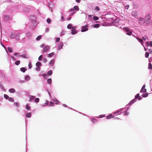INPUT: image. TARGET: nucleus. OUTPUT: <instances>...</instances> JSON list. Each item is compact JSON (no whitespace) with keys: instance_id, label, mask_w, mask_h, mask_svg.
<instances>
[{"instance_id":"obj_32","label":"nucleus","mask_w":152,"mask_h":152,"mask_svg":"<svg viewBox=\"0 0 152 152\" xmlns=\"http://www.w3.org/2000/svg\"><path fill=\"white\" fill-rule=\"evenodd\" d=\"M46 102L45 103L43 104H42V106H45L46 105H48V102L47 101H46Z\"/></svg>"},{"instance_id":"obj_39","label":"nucleus","mask_w":152,"mask_h":152,"mask_svg":"<svg viewBox=\"0 0 152 152\" xmlns=\"http://www.w3.org/2000/svg\"><path fill=\"white\" fill-rule=\"evenodd\" d=\"M95 10L97 11H98L100 10V8L96 6L95 7Z\"/></svg>"},{"instance_id":"obj_12","label":"nucleus","mask_w":152,"mask_h":152,"mask_svg":"<svg viewBox=\"0 0 152 152\" xmlns=\"http://www.w3.org/2000/svg\"><path fill=\"white\" fill-rule=\"evenodd\" d=\"M25 107L27 110H30L31 109V107L29 106V104L28 103L26 104Z\"/></svg>"},{"instance_id":"obj_41","label":"nucleus","mask_w":152,"mask_h":152,"mask_svg":"<svg viewBox=\"0 0 152 152\" xmlns=\"http://www.w3.org/2000/svg\"><path fill=\"white\" fill-rule=\"evenodd\" d=\"M97 121L94 118L92 119V121L93 123H95Z\"/></svg>"},{"instance_id":"obj_52","label":"nucleus","mask_w":152,"mask_h":152,"mask_svg":"<svg viewBox=\"0 0 152 152\" xmlns=\"http://www.w3.org/2000/svg\"><path fill=\"white\" fill-rule=\"evenodd\" d=\"M60 40V39L58 37L56 39V41L57 42H59Z\"/></svg>"},{"instance_id":"obj_9","label":"nucleus","mask_w":152,"mask_h":152,"mask_svg":"<svg viewBox=\"0 0 152 152\" xmlns=\"http://www.w3.org/2000/svg\"><path fill=\"white\" fill-rule=\"evenodd\" d=\"M134 37L135 38H136L137 39V40L141 43V44L144 47L145 50L146 51V48L144 47V46L143 45V42L142 40L141 39H139V38L136 37V36H134Z\"/></svg>"},{"instance_id":"obj_40","label":"nucleus","mask_w":152,"mask_h":152,"mask_svg":"<svg viewBox=\"0 0 152 152\" xmlns=\"http://www.w3.org/2000/svg\"><path fill=\"white\" fill-rule=\"evenodd\" d=\"M49 105H50V106H54V104L52 102H50Z\"/></svg>"},{"instance_id":"obj_27","label":"nucleus","mask_w":152,"mask_h":152,"mask_svg":"<svg viewBox=\"0 0 152 152\" xmlns=\"http://www.w3.org/2000/svg\"><path fill=\"white\" fill-rule=\"evenodd\" d=\"M52 74V71L51 70H50L49 71H48L47 72V74L48 75H51Z\"/></svg>"},{"instance_id":"obj_31","label":"nucleus","mask_w":152,"mask_h":152,"mask_svg":"<svg viewBox=\"0 0 152 152\" xmlns=\"http://www.w3.org/2000/svg\"><path fill=\"white\" fill-rule=\"evenodd\" d=\"M43 56L42 55H40L38 58V60L39 61L42 60Z\"/></svg>"},{"instance_id":"obj_28","label":"nucleus","mask_w":152,"mask_h":152,"mask_svg":"<svg viewBox=\"0 0 152 152\" xmlns=\"http://www.w3.org/2000/svg\"><path fill=\"white\" fill-rule=\"evenodd\" d=\"M7 50L10 52H12V49L11 48L8 47L7 48Z\"/></svg>"},{"instance_id":"obj_33","label":"nucleus","mask_w":152,"mask_h":152,"mask_svg":"<svg viewBox=\"0 0 152 152\" xmlns=\"http://www.w3.org/2000/svg\"><path fill=\"white\" fill-rule=\"evenodd\" d=\"M93 18L94 20H97L99 19V18L96 16H94Z\"/></svg>"},{"instance_id":"obj_3","label":"nucleus","mask_w":152,"mask_h":152,"mask_svg":"<svg viewBox=\"0 0 152 152\" xmlns=\"http://www.w3.org/2000/svg\"><path fill=\"white\" fill-rule=\"evenodd\" d=\"M136 23L140 25H143L145 23L144 19L143 18L140 17L136 21Z\"/></svg>"},{"instance_id":"obj_14","label":"nucleus","mask_w":152,"mask_h":152,"mask_svg":"<svg viewBox=\"0 0 152 152\" xmlns=\"http://www.w3.org/2000/svg\"><path fill=\"white\" fill-rule=\"evenodd\" d=\"M54 55V53L53 52H52L48 55V58H51Z\"/></svg>"},{"instance_id":"obj_37","label":"nucleus","mask_w":152,"mask_h":152,"mask_svg":"<svg viewBox=\"0 0 152 152\" xmlns=\"http://www.w3.org/2000/svg\"><path fill=\"white\" fill-rule=\"evenodd\" d=\"M47 22L49 24L51 22V20L49 18H48L47 20Z\"/></svg>"},{"instance_id":"obj_49","label":"nucleus","mask_w":152,"mask_h":152,"mask_svg":"<svg viewBox=\"0 0 152 152\" xmlns=\"http://www.w3.org/2000/svg\"><path fill=\"white\" fill-rule=\"evenodd\" d=\"M14 104L16 106H17V107L19 106V104L18 103L15 102L14 103Z\"/></svg>"},{"instance_id":"obj_44","label":"nucleus","mask_w":152,"mask_h":152,"mask_svg":"<svg viewBox=\"0 0 152 152\" xmlns=\"http://www.w3.org/2000/svg\"><path fill=\"white\" fill-rule=\"evenodd\" d=\"M4 97L6 99H7L9 97V96L7 94H4Z\"/></svg>"},{"instance_id":"obj_4","label":"nucleus","mask_w":152,"mask_h":152,"mask_svg":"<svg viewBox=\"0 0 152 152\" xmlns=\"http://www.w3.org/2000/svg\"><path fill=\"white\" fill-rule=\"evenodd\" d=\"M124 30L126 32V34L127 35L129 36H131L132 35V31H130L129 28L127 27L124 28Z\"/></svg>"},{"instance_id":"obj_62","label":"nucleus","mask_w":152,"mask_h":152,"mask_svg":"<svg viewBox=\"0 0 152 152\" xmlns=\"http://www.w3.org/2000/svg\"><path fill=\"white\" fill-rule=\"evenodd\" d=\"M42 76L44 77H45L46 76V75L45 74H43L42 75Z\"/></svg>"},{"instance_id":"obj_50","label":"nucleus","mask_w":152,"mask_h":152,"mask_svg":"<svg viewBox=\"0 0 152 152\" xmlns=\"http://www.w3.org/2000/svg\"><path fill=\"white\" fill-rule=\"evenodd\" d=\"M64 18L63 16H61V21H64Z\"/></svg>"},{"instance_id":"obj_64","label":"nucleus","mask_w":152,"mask_h":152,"mask_svg":"<svg viewBox=\"0 0 152 152\" xmlns=\"http://www.w3.org/2000/svg\"><path fill=\"white\" fill-rule=\"evenodd\" d=\"M125 7L126 9H128L129 7V5L126 6Z\"/></svg>"},{"instance_id":"obj_60","label":"nucleus","mask_w":152,"mask_h":152,"mask_svg":"<svg viewBox=\"0 0 152 152\" xmlns=\"http://www.w3.org/2000/svg\"><path fill=\"white\" fill-rule=\"evenodd\" d=\"M19 53H15L14 54V55H15V56H16V55H19Z\"/></svg>"},{"instance_id":"obj_7","label":"nucleus","mask_w":152,"mask_h":152,"mask_svg":"<svg viewBox=\"0 0 152 152\" xmlns=\"http://www.w3.org/2000/svg\"><path fill=\"white\" fill-rule=\"evenodd\" d=\"M36 65L37 66L36 70L37 71H39L40 68V66L42 65L41 63L40 62L38 61L36 63Z\"/></svg>"},{"instance_id":"obj_30","label":"nucleus","mask_w":152,"mask_h":152,"mask_svg":"<svg viewBox=\"0 0 152 152\" xmlns=\"http://www.w3.org/2000/svg\"><path fill=\"white\" fill-rule=\"evenodd\" d=\"M75 10L74 8H71L70 9H69V12H75Z\"/></svg>"},{"instance_id":"obj_56","label":"nucleus","mask_w":152,"mask_h":152,"mask_svg":"<svg viewBox=\"0 0 152 152\" xmlns=\"http://www.w3.org/2000/svg\"><path fill=\"white\" fill-rule=\"evenodd\" d=\"M11 58H12V59L14 61H15L16 60V59L13 56H12L11 57Z\"/></svg>"},{"instance_id":"obj_42","label":"nucleus","mask_w":152,"mask_h":152,"mask_svg":"<svg viewBox=\"0 0 152 152\" xmlns=\"http://www.w3.org/2000/svg\"><path fill=\"white\" fill-rule=\"evenodd\" d=\"M9 100L11 102H13L14 101V100L12 98L10 97L9 98Z\"/></svg>"},{"instance_id":"obj_29","label":"nucleus","mask_w":152,"mask_h":152,"mask_svg":"<svg viewBox=\"0 0 152 152\" xmlns=\"http://www.w3.org/2000/svg\"><path fill=\"white\" fill-rule=\"evenodd\" d=\"M20 63V61H16L15 62V64L16 65H19Z\"/></svg>"},{"instance_id":"obj_54","label":"nucleus","mask_w":152,"mask_h":152,"mask_svg":"<svg viewBox=\"0 0 152 152\" xmlns=\"http://www.w3.org/2000/svg\"><path fill=\"white\" fill-rule=\"evenodd\" d=\"M49 31V29L48 28H47L46 30H45V32H48Z\"/></svg>"},{"instance_id":"obj_58","label":"nucleus","mask_w":152,"mask_h":152,"mask_svg":"<svg viewBox=\"0 0 152 152\" xmlns=\"http://www.w3.org/2000/svg\"><path fill=\"white\" fill-rule=\"evenodd\" d=\"M146 44L148 45L149 46L150 44V42H148L147 41L146 42Z\"/></svg>"},{"instance_id":"obj_15","label":"nucleus","mask_w":152,"mask_h":152,"mask_svg":"<svg viewBox=\"0 0 152 152\" xmlns=\"http://www.w3.org/2000/svg\"><path fill=\"white\" fill-rule=\"evenodd\" d=\"M9 91L11 93H14L15 91V90L13 88H12L9 90Z\"/></svg>"},{"instance_id":"obj_48","label":"nucleus","mask_w":152,"mask_h":152,"mask_svg":"<svg viewBox=\"0 0 152 152\" xmlns=\"http://www.w3.org/2000/svg\"><path fill=\"white\" fill-rule=\"evenodd\" d=\"M65 34V32L64 31H62L61 33V35L62 36Z\"/></svg>"},{"instance_id":"obj_38","label":"nucleus","mask_w":152,"mask_h":152,"mask_svg":"<svg viewBox=\"0 0 152 152\" xmlns=\"http://www.w3.org/2000/svg\"><path fill=\"white\" fill-rule=\"evenodd\" d=\"M35 96H29V98L30 100L33 99L35 98Z\"/></svg>"},{"instance_id":"obj_22","label":"nucleus","mask_w":152,"mask_h":152,"mask_svg":"<svg viewBox=\"0 0 152 152\" xmlns=\"http://www.w3.org/2000/svg\"><path fill=\"white\" fill-rule=\"evenodd\" d=\"M63 46V44H61L58 46V50H60L61 48H62V47Z\"/></svg>"},{"instance_id":"obj_10","label":"nucleus","mask_w":152,"mask_h":152,"mask_svg":"<svg viewBox=\"0 0 152 152\" xmlns=\"http://www.w3.org/2000/svg\"><path fill=\"white\" fill-rule=\"evenodd\" d=\"M55 61L54 60H52L49 62V64L51 66H53L54 64Z\"/></svg>"},{"instance_id":"obj_63","label":"nucleus","mask_w":152,"mask_h":152,"mask_svg":"<svg viewBox=\"0 0 152 152\" xmlns=\"http://www.w3.org/2000/svg\"><path fill=\"white\" fill-rule=\"evenodd\" d=\"M150 45L152 47V41H150Z\"/></svg>"},{"instance_id":"obj_25","label":"nucleus","mask_w":152,"mask_h":152,"mask_svg":"<svg viewBox=\"0 0 152 152\" xmlns=\"http://www.w3.org/2000/svg\"><path fill=\"white\" fill-rule=\"evenodd\" d=\"M20 69V71L23 72H24L26 70V69L24 68L23 67L21 68Z\"/></svg>"},{"instance_id":"obj_2","label":"nucleus","mask_w":152,"mask_h":152,"mask_svg":"<svg viewBox=\"0 0 152 152\" xmlns=\"http://www.w3.org/2000/svg\"><path fill=\"white\" fill-rule=\"evenodd\" d=\"M151 16L149 14H148L146 15L144 19L145 24V26H148L149 24L151 22Z\"/></svg>"},{"instance_id":"obj_53","label":"nucleus","mask_w":152,"mask_h":152,"mask_svg":"<svg viewBox=\"0 0 152 152\" xmlns=\"http://www.w3.org/2000/svg\"><path fill=\"white\" fill-rule=\"evenodd\" d=\"M45 46V44H41L40 46V47L41 48H43V47H44Z\"/></svg>"},{"instance_id":"obj_18","label":"nucleus","mask_w":152,"mask_h":152,"mask_svg":"<svg viewBox=\"0 0 152 152\" xmlns=\"http://www.w3.org/2000/svg\"><path fill=\"white\" fill-rule=\"evenodd\" d=\"M30 80V77L28 75H27L25 77V80L26 81H28Z\"/></svg>"},{"instance_id":"obj_57","label":"nucleus","mask_w":152,"mask_h":152,"mask_svg":"<svg viewBox=\"0 0 152 152\" xmlns=\"http://www.w3.org/2000/svg\"><path fill=\"white\" fill-rule=\"evenodd\" d=\"M20 56L22 57L23 58H26V56L25 55H22Z\"/></svg>"},{"instance_id":"obj_34","label":"nucleus","mask_w":152,"mask_h":152,"mask_svg":"<svg viewBox=\"0 0 152 152\" xmlns=\"http://www.w3.org/2000/svg\"><path fill=\"white\" fill-rule=\"evenodd\" d=\"M41 36L39 35L36 38V40H40L41 38Z\"/></svg>"},{"instance_id":"obj_61","label":"nucleus","mask_w":152,"mask_h":152,"mask_svg":"<svg viewBox=\"0 0 152 152\" xmlns=\"http://www.w3.org/2000/svg\"><path fill=\"white\" fill-rule=\"evenodd\" d=\"M104 115H100L99 117H100V118H102V117H104Z\"/></svg>"},{"instance_id":"obj_47","label":"nucleus","mask_w":152,"mask_h":152,"mask_svg":"<svg viewBox=\"0 0 152 152\" xmlns=\"http://www.w3.org/2000/svg\"><path fill=\"white\" fill-rule=\"evenodd\" d=\"M28 67H29V69H31L32 68V65H31V64L30 63L29 64Z\"/></svg>"},{"instance_id":"obj_17","label":"nucleus","mask_w":152,"mask_h":152,"mask_svg":"<svg viewBox=\"0 0 152 152\" xmlns=\"http://www.w3.org/2000/svg\"><path fill=\"white\" fill-rule=\"evenodd\" d=\"M31 113L30 112L28 113L26 115V116L27 118H30L31 117Z\"/></svg>"},{"instance_id":"obj_59","label":"nucleus","mask_w":152,"mask_h":152,"mask_svg":"<svg viewBox=\"0 0 152 152\" xmlns=\"http://www.w3.org/2000/svg\"><path fill=\"white\" fill-rule=\"evenodd\" d=\"M75 12H76V11H75V12H72V13H71L70 15H73Z\"/></svg>"},{"instance_id":"obj_21","label":"nucleus","mask_w":152,"mask_h":152,"mask_svg":"<svg viewBox=\"0 0 152 152\" xmlns=\"http://www.w3.org/2000/svg\"><path fill=\"white\" fill-rule=\"evenodd\" d=\"M72 24H69L68 25V26H67V28L69 29H72Z\"/></svg>"},{"instance_id":"obj_8","label":"nucleus","mask_w":152,"mask_h":152,"mask_svg":"<svg viewBox=\"0 0 152 152\" xmlns=\"http://www.w3.org/2000/svg\"><path fill=\"white\" fill-rule=\"evenodd\" d=\"M76 27V26H73L72 28V32L71 33L72 34H75L77 33V31L75 30Z\"/></svg>"},{"instance_id":"obj_35","label":"nucleus","mask_w":152,"mask_h":152,"mask_svg":"<svg viewBox=\"0 0 152 152\" xmlns=\"http://www.w3.org/2000/svg\"><path fill=\"white\" fill-rule=\"evenodd\" d=\"M39 98H37L35 99L34 101L35 102L38 103L39 101Z\"/></svg>"},{"instance_id":"obj_55","label":"nucleus","mask_w":152,"mask_h":152,"mask_svg":"<svg viewBox=\"0 0 152 152\" xmlns=\"http://www.w3.org/2000/svg\"><path fill=\"white\" fill-rule=\"evenodd\" d=\"M137 7H138V6L137 5H134V8H137Z\"/></svg>"},{"instance_id":"obj_1","label":"nucleus","mask_w":152,"mask_h":152,"mask_svg":"<svg viewBox=\"0 0 152 152\" xmlns=\"http://www.w3.org/2000/svg\"><path fill=\"white\" fill-rule=\"evenodd\" d=\"M148 94L147 93L145 94H142V97L140 96L139 94H137L135 96L134 98V103L135 102L138 101L142 99V97H146L148 96Z\"/></svg>"},{"instance_id":"obj_16","label":"nucleus","mask_w":152,"mask_h":152,"mask_svg":"<svg viewBox=\"0 0 152 152\" xmlns=\"http://www.w3.org/2000/svg\"><path fill=\"white\" fill-rule=\"evenodd\" d=\"M147 90L146 88H142L140 92L141 93H145L146 92Z\"/></svg>"},{"instance_id":"obj_13","label":"nucleus","mask_w":152,"mask_h":152,"mask_svg":"<svg viewBox=\"0 0 152 152\" xmlns=\"http://www.w3.org/2000/svg\"><path fill=\"white\" fill-rule=\"evenodd\" d=\"M53 101L56 102V104H58L60 103L59 102L56 98H53L52 99Z\"/></svg>"},{"instance_id":"obj_11","label":"nucleus","mask_w":152,"mask_h":152,"mask_svg":"<svg viewBox=\"0 0 152 152\" xmlns=\"http://www.w3.org/2000/svg\"><path fill=\"white\" fill-rule=\"evenodd\" d=\"M114 115H113L112 114H110L107 116V119H110L111 118H114Z\"/></svg>"},{"instance_id":"obj_51","label":"nucleus","mask_w":152,"mask_h":152,"mask_svg":"<svg viewBox=\"0 0 152 152\" xmlns=\"http://www.w3.org/2000/svg\"><path fill=\"white\" fill-rule=\"evenodd\" d=\"M147 37L145 36V37H142V39H143V40H144V41H145L146 40V39L147 38Z\"/></svg>"},{"instance_id":"obj_24","label":"nucleus","mask_w":152,"mask_h":152,"mask_svg":"<svg viewBox=\"0 0 152 152\" xmlns=\"http://www.w3.org/2000/svg\"><path fill=\"white\" fill-rule=\"evenodd\" d=\"M148 69H152V65L151 63H149L148 65Z\"/></svg>"},{"instance_id":"obj_26","label":"nucleus","mask_w":152,"mask_h":152,"mask_svg":"<svg viewBox=\"0 0 152 152\" xmlns=\"http://www.w3.org/2000/svg\"><path fill=\"white\" fill-rule=\"evenodd\" d=\"M99 24H96L94 26V28H99Z\"/></svg>"},{"instance_id":"obj_23","label":"nucleus","mask_w":152,"mask_h":152,"mask_svg":"<svg viewBox=\"0 0 152 152\" xmlns=\"http://www.w3.org/2000/svg\"><path fill=\"white\" fill-rule=\"evenodd\" d=\"M47 81L48 83L49 84H50L52 83V80L51 78L48 79Z\"/></svg>"},{"instance_id":"obj_45","label":"nucleus","mask_w":152,"mask_h":152,"mask_svg":"<svg viewBox=\"0 0 152 152\" xmlns=\"http://www.w3.org/2000/svg\"><path fill=\"white\" fill-rule=\"evenodd\" d=\"M47 61V60L46 58H44L43 60V62L46 63Z\"/></svg>"},{"instance_id":"obj_43","label":"nucleus","mask_w":152,"mask_h":152,"mask_svg":"<svg viewBox=\"0 0 152 152\" xmlns=\"http://www.w3.org/2000/svg\"><path fill=\"white\" fill-rule=\"evenodd\" d=\"M0 88L3 90H5V88L4 87V86L2 85H0Z\"/></svg>"},{"instance_id":"obj_19","label":"nucleus","mask_w":152,"mask_h":152,"mask_svg":"<svg viewBox=\"0 0 152 152\" xmlns=\"http://www.w3.org/2000/svg\"><path fill=\"white\" fill-rule=\"evenodd\" d=\"M134 17L135 18H137L138 17L137 13L136 11H134Z\"/></svg>"},{"instance_id":"obj_20","label":"nucleus","mask_w":152,"mask_h":152,"mask_svg":"<svg viewBox=\"0 0 152 152\" xmlns=\"http://www.w3.org/2000/svg\"><path fill=\"white\" fill-rule=\"evenodd\" d=\"M73 8H74V9H75V10H76L77 11H78L79 10V7L77 6H74L73 7Z\"/></svg>"},{"instance_id":"obj_5","label":"nucleus","mask_w":152,"mask_h":152,"mask_svg":"<svg viewBox=\"0 0 152 152\" xmlns=\"http://www.w3.org/2000/svg\"><path fill=\"white\" fill-rule=\"evenodd\" d=\"M88 25L87 24L85 26H83L81 27L82 30L81 31L82 32H83L87 31L88 30Z\"/></svg>"},{"instance_id":"obj_36","label":"nucleus","mask_w":152,"mask_h":152,"mask_svg":"<svg viewBox=\"0 0 152 152\" xmlns=\"http://www.w3.org/2000/svg\"><path fill=\"white\" fill-rule=\"evenodd\" d=\"M149 56V53L148 52H146L145 53V57H146V58H148Z\"/></svg>"},{"instance_id":"obj_46","label":"nucleus","mask_w":152,"mask_h":152,"mask_svg":"<svg viewBox=\"0 0 152 152\" xmlns=\"http://www.w3.org/2000/svg\"><path fill=\"white\" fill-rule=\"evenodd\" d=\"M119 112H120V113H121V111H118V112H115V113H114V114H116V115H117V114H118H118H119L118 113H119Z\"/></svg>"},{"instance_id":"obj_6","label":"nucleus","mask_w":152,"mask_h":152,"mask_svg":"<svg viewBox=\"0 0 152 152\" xmlns=\"http://www.w3.org/2000/svg\"><path fill=\"white\" fill-rule=\"evenodd\" d=\"M50 50V47L49 46L47 45L45 46L43 49L42 52L43 53H45L47 51H49Z\"/></svg>"}]
</instances>
